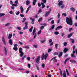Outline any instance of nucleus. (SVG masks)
<instances>
[{"mask_svg": "<svg viewBox=\"0 0 77 77\" xmlns=\"http://www.w3.org/2000/svg\"><path fill=\"white\" fill-rule=\"evenodd\" d=\"M66 22L67 24H69L70 26H72V20L71 17H66Z\"/></svg>", "mask_w": 77, "mask_h": 77, "instance_id": "nucleus-1", "label": "nucleus"}, {"mask_svg": "<svg viewBox=\"0 0 77 77\" xmlns=\"http://www.w3.org/2000/svg\"><path fill=\"white\" fill-rule=\"evenodd\" d=\"M19 53L20 54V57H23L24 55V52H23V49L21 48H20L19 50Z\"/></svg>", "mask_w": 77, "mask_h": 77, "instance_id": "nucleus-2", "label": "nucleus"}, {"mask_svg": "<svg viewBox=\"0 0 77 77\" xmlns=\"http://www.w3.org/2000/svg\"><path fill=\"white\" fill-rule=\"evenodd\" d=\"M48 55V54H45V56L44 54H42V60H44V59H45V60H46L47 59V57Z\"/></svg>", "mask_w": 77, "mask_h": 77, "instance_id": "nucleus-3", "label": "nucleus"}, {"mask_svg": "<svg viewBox=\"0 0 77 77\" xmlns=\"http://www.w3.org/2000/svg\"><path fill=\"white\" fill-rule=\"evenodd\" d=\"M35 32H36V28H34L32 32L33 35H34V36L33 38L34 39H35V38H36V33H35Z\"/></svg>", "mask_w": 77, "mask_h": 77, "instance_id": "nucleus-4", "label": "nucleus"}, {"mask_svg": "<svg viewBox=\"0 0 77 77\" xmlns=\"http://www.w3.org/2000/svg\"><path fill=\"white\" fill-rule=\"evenodd\" d=\"M39 60H40V57L38 56L37 57V58L35 59V62L38 63V64H39L40 62Z\"/></svg>", "mask_w": 77, "mask_h": 77, "instance_id": "nucleus-5", "label": "nucleus"}, {"mask_svg": "<svg viewBox=\"0 0 77 77\" xmlns=\"http://www.w3.org/2000/svg\"><path fill=\"white\" fill-rule=\"evenodd\" d=\"M25 27L23 28V30H26V29H27L28 28V26H27V25H28V23L26 22L25 23Z\"/></svg>", "mask_w": 77, "mask_h": 77, "instance_id": "nucleus-6", "label": "nucleus"}, {"mask_svg": "<svg viewBox=\"0 0 77 77\" xmlns=\"http://www.w3.org/2000/svg\"><path fill=\"white\" fill-rule=\"evenodd\" d=\"M2 41L3 42L4 45H6V41H5V37L4 36H3L2 37Z\"/></svg>", "mask_w": 77, "mask_h": 77, "instance_id": "nucleus-7", "label": "nucleus"}, {"mask_svg": "<svg viewBox=\"0 0 77 77\" xmlns=\"http://www.w3.org/2000/svg\"><path fill=\"white\" fill-rule=\"evenodd\" d=\"M58 6H61L63 5V1H60L58 4Z\"/></svg>", "mask_w": 77, "mask_h": 77, "instance_id": "nucleus-8", "label": "nucleus"}, {"mask_svg": "<svg viewBox=\"0 0 77 77\" xmlns=\"http://www.w3.org/2000/svg\"><path fill=\"white\" fill-rule=\"evenodd\" d=\"M20 9L21 11V13H23L24 12V9L22 6H21L20 7Z\"/></svg>", "mask_w": 77, "mask_h": 77, "instance_id": "nucleus-9", "label": "nucleus"}, {"mask_svg": "<svg viewBox=\"0 0 77 77\" xmlns=\"http://www.w3.org/2000/svg\"><path fill=\"white\" fill-rule=\"evenodd\" d=\"M12 34L11 33L10 34H9L8 36V39H11V38H12Z\"/></svg>", "mask_w": 77, "mask_h": 77, "instance_id": "nucleus-10", "label": "nucleus"}, {"mask_svg": "<svg viewBox=\"0 0 77 77\" xmlns=\"http://www.w3.org/2000/svg\"><path fill=\"white\" fill-rule=\"evenodd\" d=\"M41 5L42 6V9H44V8L45 7V5H44V3L42 2L41 3Z\"/></svg>", "mask_w": 77, "mask_h": 77, "instance_id": "nucleus-11", "label": "nucleus"}, {"mask_svg": "<svg viewBox=\"0 0 77 77\" xmlns=\"http://www.w3.org/2000/svg\"><path fill=\"white\" fill-rule=\"evenodd\" d=\"M4 50H5V55H7V49L6 48V47H4Z\"/></svg>", "mask_w": 77, "mask_h": 77, "instance_id": "nucleus-12", "label": "nucleus"}, {"mask_svg": "<svg viewBox=\"0 0 77 77\" xmlns=\"http://www.w3.org/2000/svg\"><path fill=\"white\" fill-rule=\"evenodd\" d=\"M62 27L61 26H58L56 29L55 30L56 31H57V29H62Z\"/></svg>", "mask_w": 77, "mask_h": 77, "instance_id": "nucleus-13", "label": "nucleus"}, {"mask_svg": "<svg viewBox=\"0 0 77 77\" xmlns=\"http://www.w3.org/2000/svg\"><path fill=\"white\" fill-rule=\"evenodd\" d=\"M9 43L11 45H12V44H13V43H12V39H10L9 40Z\"/></svg>", "mask_w": 77, "mask_h": 77, "instance_id": "nucleus-14", "label": "nucleus"}, {"mask_svg": "<svg viewBox=\"0 0 77 77\" xmlns=\"http://www.w3.org/2000/svg\"><path fill=\"white\" fill-rule=\"evenodd\" d=\"M68 50V49L67 48H65L63 50L64 53H66V51Z\"/></svg>", "mask_w": 77, "mask_h": 77, "instance_id": "nucleus-15", "label": "nucleus"}, {"mask_svg": "<svg viewBox=\"0 0 77 77\" xmlns=\"http://www.w3.org/2000/svg\"><path fill=\"white\" fill-rule=\"evenodd\" d=\"M37 2V1L36 0H33V3L32 5H35V4H36V2Z\"/></svg>", "mask_w": 77, "mask_h": 77, "instance_id": "nucleus-16", "label": "nucleus"}, {"mask_svg": "<svg viewBox=\"0 0 77 77\" xmlns=\"http://www.w3.org/2000/svg\"><path fill=\"white\" fill-rule=\"evenodd\" d=\"M62 54H63V52H61L60 53L59 55H58V57L60 58L62 56Z\"/></svg>", "mask_w": 77, "mask_h": 77, "instance_id": "nucleus-17", "label": "nucleus"}, {"mask_svg": "<svg viewBox=\"0 0 77 77\" xmlns=\"http://www.w3.org/2000/svg\"><path fill=\"white\" fill-rule=\"evenodd\" d=\"M70 59V58H68L66 59L64 61V64L65 65H66V62L68 61V60H69Z\"/></svg>", "mask_w": 77, "mask_h": 77, "instance_id": "nucleus-18", "label": "nucleus"}, {"mask_svg": "<svg viewBox=\"0 0 77 77\" xmlns=\"http://www.w3.org/2000/svg\"><path fill=\"white\" fill-rule=\"evenodd\" d=\"M70 62L71 63H75V61L73 60H70Z\"/></svg>", "mask_w": 77, "mask_h": 77, "instance_id": "nucleus-19", "label": "nucleus"}, {"mask_svg": "<svg viewBox=\"0 0 77 77\" xmlns=\"http://www.w3.org/2000/svg\"><path fill=\"white\" fill-rule=\"evenodd\" d=\"M30 4V2L29 0H27L26 1V5H29Z\"/></svg>", "mask_w": 77, "mask_h": 77, "instance_id": "nucleus-20", "label": "nucleus"}, {"mask_svg": "<svg viewBox=\"0 0 77 77\" xmlns=\"http://www.w3.org/2000/svg\"><path fill=\"white\" fill-rule=\"evenodd\" d=\"M33 27L32 26L31 27V28L29 29V31L30 32H32V30L33 29Z\"/></svg>", "mask_w": 77, "mask_h": 77, "instance_id": "nucleus-21", "label": "nucleus"}, {"mask_svg": "<svg viewBox=\"0 0 77 77\" xmlns=\"http://www.w3.org/2000/svg\"><path fill=\"white\" fill-rule=\"evenodd\" d=\"M49 14H50V13H49V12H47L45 14V17H47V16H48V15H49Z\"/></svg>", "mask_w": 77, "mask_h": 77, "instance_id": "nucleus-22", "label": "nucleus"}, {"mask_svg": "<svg viewBox=\"0 0 77 77\" xmlns=\"http://www.w3.org/2000/svg\"><path fill=\"white\" fill-rule=\"evenodd\" d=\"M54 28V25H52L51 28H50L49 30H53Z\"/></svg>", "mask_w": 77, "mask_h": 77, "instance_id": "nucleus-23", "label": "nucleus"}, {"mask_svg": "<svg viewBox=\"0 0 77 77\" xmlns=\"http://www.w3.org/2000/svg\"><path fill=\"white\" fill-rule=\"evenodd\" d=\"M4 15H5V14L3 13H0V17H3V16H4Z\"/></svg>", "mask_w": 77, "mask_h": 77, "instance_id": "nucleus-24", "label": "nucleus"}, {"mask_svg": "<svg viewBox=\"0 0 77 77\" xmlns=\"http://www.w3.org/2000/svg\"><path fill=\"white\" fill-rule=\"evenodd\" d=\"M71 11H72L73 12H74L75 11V9L73 8H70Z\"/></svg>", "mask_w": 77, "mask_h": 77, "instance_id": "nucleus-25", "label": "nucleus"}, {"mask_svg": "<svg viewBox=\"0 0 77 77\" xmlns=\"http://www.w3.org/2000/svg\"><path fill=\"white\" fill-rule=\"evenodd\" d=\"M60 75L61 76V77H62V76H63V74H62V70L60 69Z\"/></svg>", "mask_w": 77, "mask_h": 77, "instance_id": "nucleus-26", "label": "nucleus"}, {"mask_svg": "<svg viewBox=\"0 0 77 77\" xmlns=\"http://www.w3.org/2000/svg\"><path fill=\"white\" fill-rule=\"evenodd\" d=\"M72 33H70V34L68 35V38H70V37H71V36H72Z\"/></svg>", "mask_w": 77, "mask_h": 77, "instance_id": "nucleus-27", "label": "nucleus"}, {"mask_svg": "<svg viewBox=\"0 0 77 77\" xmlns=\"http://www.w3.org/2000/svg\"><path fill=\"white\" fill-rule=\"evenodd\" d=\"M59 32H57V31L55 32L54 33V35H59Z\"/></svg>", "mask_w": 77, "mask_h": 77, "instance_id": "nucleus-28", "label": "nucleus"}, {"mask_svg": "<svg viewBox=\"0 0 77 77\" xmlns=\"http://www.w3.org/2000/svg\"><path fill=\"white\" fill-rule=\"evenodd\" d=\"M13 50L15 51H17L18 50V48L17 47H14L13 48Z\"/></svg>", "mask_w": 77, "mask_h": 77, "instance_id": "nucleus-29", "label": "nucleus"}, {"mask_svg": "<svg viewBox=\"0 0 77 77\" xmlns=\"http://www.w3.org/2000/svg\"><path fill=\"white\" fill-rule=\"evenodd\" d=\"M26 17H24L23 20V21H22V23H24V22H25L26 21Z\"/></svg>", "mask_w": 77, "mask_h": 77, "instance_id": "nucleus-30", "label": "nucleus"}, {"mask_svg": "<svg viewBox=\"0 0 77 77\" xmlns=\"http://www.w3.org/2000/svg\"><path fill=\"white\" fill-rule=\"evenodd\" d=\"M45 42V40H41L40 42L41 43H42V44H43V43H44Z\"/></svg>", "mask_w": 77, "mask_h": 77, "instance_id": "nucleus-31", "label": "nucleus"}, {"mask_svg": "<svg viewBox=\"0 0 77 77\" xmlns=\"http://www.w3.org/2000/svg\"><path fill=\"white\" fill-rule=\"evenodd\" d=\"M70 40L71 41L72 43L73 44L74 43V40L73 39L70 38Z\"/></svg>", "mask_w": 77, "mask_h": 77, "instance_id": "nucleus-32", "label": "nucleus"}, {"mask_svg": "<svg viewBox=\"0 0 77 77\" xmlns=\"http://www.w3.org/2000/svg\"><path fill=\"white\" fill-rule=\"evenodd\" d=\"M41 30H40L37 33V35H40V34H41Z\"/></svg>", "mask_w": 77, "mask_h": 77, "instance_id": "nucleus-33", "label": "nucleus"}, {"mask_svg": "<svg viewBox=\"0 0 77 77\" xmlns=\"http://www.w3.org/2000/svg\"><path fill=\"white\" fill-rule=\"evenodd\" d=\"M71 56L72 57H73V58H74V57H75V55H74V54H71Z\"/></svg>", "mask_w": 77, "mask_h": 77, "instance_id": "nucleus-34", "label": "nucleus"}, {"mask_svg": "<svg viewBox=\"0 0 77 77\" xmlns=\"http://www.w3.org/2000/svg\"><path fill=\"white\" fill-rule=\"evenodd\" d=\"M10 25V23H7L5 25V26H8Z\"/></svg>", "mask_w": 77, "mask_h": 77, "instance_id": "nucleus-35", "label": "nucleus"}, {"mask_svg": "<svg viewBox=\"0 0 77 77\" xmlns=\"http://www.w3.org/2000/svg\"><path fill=\"white\" fill-rule=\"evenodd\" d=\"M42 12V9H40L38 11V14H39L40 13H41V12Z\"/></svg>", "mask_w": 77, "mask_h": 77, "instance_id": "nucleus-36", "label": "nucleus"}, {"mask_svg": "<svg viewBox=\"0 0 77 77\" xmlns=\"http://www.w3.org/2000/svg\"><path fill=\"white\" fill-rule=\"evenodd\" d=\"M57 46H58V44H56L55 45V47L56 49H57Z\"/></svg>", "mask_w": 77, "mask_h": 77, "instance_id": "nucleus-37", "label": "nucleus"}, {"mask_svg": "<svg viewBox=\"0 0 77 77\" xmlns=\"http://www.w3.org/2000/svg\"><path fill=\"white\" fill-rule=\"evenodd\" d=\"M58 54V53L57 52H55L54 54V55H57Z\"/></svg>", "mask_w": 77, "mask_h": 77, "instance_id": "nucleus-38", "label": "nucleus"}, {"mask_svg": "<svg viewBox=\"0 0 77 77\" xmlns=\"http://www.w3.org/2000/svg\"><path fill=\"white\" fill-rule=\"evenodd\" d=\"M42 20V17L40 18L38 20V22H40V21H41Z\"/></svg>", "mask_w": 77, "mask_h": 77, "instance_id": "nucleus-39", "label": "nucleus"}, {"mask_svg": "<svg viewBox=\"0 0 77 77\" xmlns=\"http://www.w3.org/2000/svg\"><path fill=\"white\" fill-rule=\"evenodd\" d=\"M12 6L17 7V6H18V5L17 4H12Z\"/></svg>", "mask_w": 77, "mask_h": 77, "instance_id": "nucleus-40", "label": "nucleus"}, {"mask_svg": "<svg viewBox=\"0 0 77 77\" xmlns=\"http://www.w3.org/2000/svg\"><path fill=\"white\" fill-rule=\"evenodd\" d=\"M62 15H64V17H66V14L65 13H63L62 14Z\"/></svg>", "mask_w": 77, "mask_h": 77, "instance_id": "nucleus-41", "label": "nucleus"}, {"mask_svg": "<svg viewBox=\"0 0 77 77\" xmlns=\"http://www.w3.org/2000/svg\"><path fill=\"white\" fill-rule=\"evenodd\" d=\"M66 72H67V75H69V72H68V71L67 69H66Z\"/></svg>", "mask_w": 77, "mask_h": 77, "instance_id": "nucleus-42", "label": "nucleus"}, {"mask_svg": "<svg viewBox=\"0 0 77 77\" xmlns=\"http://www.w3.org/2000/svg\"><path fill=\"white\" fill-rule=\"evenodd\" d=\"M20 14V11H17V12L16 13V14L17 15H19Z\"/></svg>", "mask_w": 77, "mask_h": 77, "instance_id": "nucleus-43", "label": "nucleus"}, {"mask_svg": "<svg viewBox=\"0 0 77 77\" xmlns=\"http://www.w3.org/2000/svg\"><path fill=\"white\" fill-rule=\"evenodd\" d=\"M44 26H42L40 27V30H42V29H44Z\"/></svg>", "mask_w": 77, "mask_h": 77, "instance_id": "nucleus-44", "label": "nucleus"}, {"mask_svg": "<svg viewBox=\"0 0 77 77\" xmlns=\"http://www.w3.org/2000/svg\"><path fill=\"white\" fill-rule=\"evenodd\" d=\"M18 1H16L14 3H15L16 5H18Z\"/></svg>", "mask_w": 77, "mask_h": 77, "instance_id": "nucleus-45", "label": "nucleus"}, {"mask_svg": "<svg viewBox=\"0 0 77 77\" xmlns=\"http://www.w3.org/2000/svg\"><path fill=\"white\" fill-rule=\"evenodd\" d=\"M63 76L64 77H66V73H65V72H63Z\"/></svg>", "mask_w": 77, "mask_h": 77, "instance_id": "nucleus-46", "label": "nucleus"}, {"mask_svg": "<svg viewBox=\"0 0 77 77\" xmlns=\"http://www.w3.org/2000/svg\"><path fill=\"white\" fill-rule=\"evenodd\" d=\"M63 44L64 46H66L67 45V43L66 42L64 43Z\"/></svg>", "mask_w": 77, "mask_h": 77, "instance_id": "nucleus-47", "label": "nucleus"}, {"mask_svg": "<svg viewBox=\"0 0 77 77\" xmlns=\"http://www.w3.org/2000/svg\"><path fill=\"white\" fill-rule=\"evenodd\" d=\"M42 1L44 3H46V0H42Z\"/></svg>", "mask_w": 77, "mask_h": 77, "instance_id": "nucleus-48", "label": "nucleus"}, {"mask_svg": "<svg viewBox=\"0 0 77 77\" xmlns=\"http://www.w3.org/2000/svg\"><path fill=\"white\" fill-rule=\"evenodd\" d=\"M20 16L21 17H24V15L23 14H21L20 15Z\"/></svg>", "mask_w": 77, "mask_h": 77, "instance_id": "nucleus-49", "label": "nucleus"}, {"mask_svg": "<svg viewBox=\"0 0 77 77\" xmlns=\"http://www.w3.org/2000/svg\"><path fill=\"white\" fill-rule=\"evenodd\" d=\"M28 67L29 68H30V64H28Z\"/></svg>", "mask_w": 77, "mask_h": 77, "instance_id": "nucleus-50", "label": "nucleus"}, {"mask_svg": "<svg viewBox=\"0 0 77 77\" xmlns=\"http://www.w3.org/2000/svg\"><path fill=\"white\" fill-rule=\"evenodd\" d=\"M52 42V39H50L49 41V43H51V42Z\"/></svg>", "mask_w": 77, "mask_h": 77, "instance_id": "nucleus-51", "label": "nucleus"}, {"mask_svg": "<svg viewBox=\"0 0 77 77\" xmlns=\"http://www.w3.org/2000/svg\"><path fill=\"white\" fill-rule=\"evenodd\" d=\"M56 59V57H53L51 60V61L52 60H54V59Z\"/></svg>", "mask_w": 77, "mask_h": 77, "instance_id": "nucleus-52", "label": "nucleus"}, {"mask_svg": "<svg viewBox=\"0 0 77 77\" xmlns=\"http://www.w3.org/2000/svg\"><path fill=\"white\" fill-rule=\"evenodd\" d=\"M42 66L43 68H44V67H45V64L44 63H43L42 64Z\"/></svg>", "mask_w": 77, "mask_h": 77, "instance_id": "nucleus-53", "label": "nucleus"}, {"mask_svg": "<svg viewBox=\"0 0 77 77\" xmlns=\"http://www.w3.org/2000/svg\"><path fill=\"white\" fill-rule=\"evenodd\" d=\"M14 47H18V44H16L14 45Z\"/></svg>", "mask_w": 77, "mask_h": 77, "instance_id": "nucleus-54", "label": "nucleus"}, {"mask_svg": "<svg viewBox=\"0 0 77 77\" xmlns=\"http://www.w3.org/2000/svg\"><path fill=\"white\" fill-rule=\"evenodd\" d=\"M30 8H31V5H29V7L28 8H27V9H28V10H29V9Z\"/></svg>", "mask_w": 77, "mask_h": 77, "instance_id": "nucleus-55", "label": "nucleus"}, {"mask_svg": "<svg viewBox=\"0 0 77 77\" xmlns=\"http://www.w3.org/2000/svg\"><path fill=\"white\" fill-rule=\"evenodd\" d=\"M38 6L39 7H41V4L39 3H38Z\"/></svg>", "mask_w": 77, "mask_h": 77, "instance_id": "nucleus-56", "label": "nucleus"}, {"mask_svg": "<svg viewBox=\"0 0 77 77\" xmlns=\"http://www.w3.org/2000/svg\"><path fill=\"white\" fill-rule=\"evenodd\" d=\"M27 59L29 61L30 60V57H28L27 58Z\"/></svg>", "mask_w": 77, "mask_h": 77, "instance_id": "nucleus-57", "label": "nucleus"}, {"mask_svg": "<svg viewBox=\"0 0 77 77\" xmlns=\"http://www.w3.org/2000/svg\"><path fill=\"white\" fill-rule=\"evenodd\" d=\"M51 51V50L50 49H49L48 50V53H50Z\"/></svg>", "mask_w": 77, "mask_h": 77, "instance_id": "nucleus-58", "label": "nucleus"}, {"mask_svg": "<svg viewBox=\"0 0 77 77\" xmlns=\"http://www.w3.org/2000/svg\"><path fill=\"white\" fill-rule=\"evenodd\" d=\"M64 7H65V6H64V5H63L61 6V8L62 9H63L64 8Z\"/></svg>", "mask_w": 77, "mask_h": 77, "instance_id": "nucleus-59", "label": "nucleus"}, {"mask_svg": "<svg viewBox=\"0 0 77 77\" xmlns=\"http://www.w3.org/2000/svg\"><path fill=\"white\" fill-rule=\"evenodd\" d=\"M33 47H35V48H36L38 47V46L37 45H34Z\"/></svg>", "mask_w": 77, "mask_h": 77, "instance_id": "nucleus-60", "label": "nucleus"}, {"mask_svg": "<svg viewBox=\"0 0 77 77\" xmlns=\"http://www.w3.org/2000/svg\"><path fill=\"white\" fill-rule=\"evenodd\" d=\"M54 20H53L51 21V24H54Z\"/></svg>", "mask_w": 77, "mask_h": 77, "instance_id": "nucleus-61", "label": "nucleus"}, {"mask_svg": "<svg viewBox=\"0 0 77 77\" xmlns=\"http://www.w3.org/2000/svg\"><path fill=\"white\" fill-rule=\"evenodd\" d=\"M10 4L11 5H13V2L12 1H10Z\"/></svg>", "mask_w": 77, "mask_h": 77, "instance_id": "nucleus-62", "label": "nucleus"}, {"mask_svg": "<svg viewBox=\"0 0 77 77\" xmlns=\"http://www.w3.org/2000/svg\"><path fill=\"white\" fill-rule=\"evenodd\" d=\"M30 20H31V21H34V20H35V19H32V18H30Z\"/></svg>", "mask_w": 77, "mask_h": 77, "instance_id": "nucleus-63", "label": "nucleus"}, {"mask_svg": "<svg viewBox=\"0 0 77 77\" xmlns=\"http://www.w3.org/2000/svg\"><path fill=\"white\" fill-rule=\"evenodd\" d=\"M17 29H18V30H21V27H17Z\"/></svg>", "mask_w": 77, "mask_h": 77, "instance_id": "nucleus-64", "label": "nucleus"}]
</instances>
